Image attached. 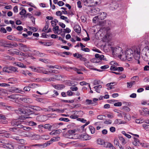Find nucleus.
<instances>
[{"instance_id": "obj_1", "label": "nucleus", "mask_w": 149, "mask_h": 149, "mask_svg": "<svg viewBox=\"0 0 149 149\" xmlns=\"http://www.w3.org/2000/svg\"><path fill=\"white\" fill-rule=\"evenodd\" d=\"M120 59L123 60H127L128 61H131L133 58V52L131 49H127L126 51L119 56Z\"/></svg>"}, {"instance_id": "obj_2", "label": "nucleus", "mask_w": 149, "mask_h": 149, "mask_svg": "<svg viewBox=\"0 0 149 149\" xmlns=\"http://www.w3.org/2000/svg\"><path fill=\"white\" fill-rule=\"evenodd\" d=\"M29 118L28 117H21L19 118L18 120L13 121L11 122V125L13 126H17L18 128H23L24 130L27 131L30 130V128L26 127H23L21 124V123L24 122L23 120L27 118Z\"/></svg>"}, {"instance_id": "obj_3", "label": "nucleus", "mask_w": 149, "mask_h": 149, "mask_svg": "<svg viewBox=\"0 0 149 149\" xmlns=\"http://www.w3.org/2000/svg\"><path fill=\"white\" fill-rule=\"evenodd\" d=\"M13 147L12 145L9 143L5 140H3L1 141V148H12Z\"/></svg>"}, {"instance_id": "obj_4", "label": "nucleus", "mask_w": 149, "mask_h": 149, "mask_svg": "<svg viewBox=\"0 0 149 149\" xmlns=\"http://www.w3.org/2000/svg\"><path fill=\"white\" fill-rule=\"evenodd\" d=\"M134 141L132 142L133 144L135 146H139V144L144 148H147L148 147V145L144 143H141L139 142L138 139L135 137L134 138Z\"/></svg>"}, {"instance_id": "obj_5", "label": "nucleus", "mask_w": 149, "mask_h": 149, "mask_svg": "<svg viewBox=\"0 0 149 149\" xmlns=\"http://www.w3.org/2000/svg\"><path fill=\"white\" fill-rule=\"evenodd\" d=\"M18 45L19 46V49L24 52H26L28 51L29 48L26 45L23 44L22 43H19Z\"/></svg>"}, {"instance_id": "obj_6", "label": "nucleus", "mask_w": 149, "mask_h": 149, "mask_svg": "<svg viewBox=\"0 0 149 149\" xmlns=\"http://www.w3.org/2000/svg\"><path fill=\"white\" fill-rule=\"evenodd\" d=\"M24 114H31L34 113V112L31 111V109L30 107H25L24 108Z\"/></svg>"}, {"instance_id": "obj_7", "label": "nucleus", "mask_w": 149, "mask_h": 149, "mask_svg": "<svg viewBox=\"0 0 149 149\" xmlns=\"http://www.w3.org/2000/svg\"><path fill=\"white\" fill-rule=\"evenodd\" d=\"M91 138V137L86 134H83L80 135V139L83 140H89Z\"/></svg>"}, {"instance_id": "obj_8", "label": "nucleus", "mask_w": 149, "mask_h": 149, "mask_svg": "<svg viewBox=\"0 0 149 149\" xmlns=\"http://www.w3.org/2000/svg\"><path fill=\"white\" fill-rule=\"evenodd\" d=\"M73 56L74 57H76L77 58H79L81 61H86V59L84 57H83L82 55L80 54L76 53L73 54Z\"/></svg>"}, {"instance_id": "obj_9", "label": "nucleus", "mask_w": 149, "mask_h": 149, "mask_svg": "<svg viewBox=\"0 0 149 149\" xmlns=\"http://www.w3.org/2000/svg\"><path fill=\"white\" fill-rule=\"evenodd\" d=\"M7 38L10 40H14L17 41H21V39L18 38H15L13 36H8L7 37Z\"/></svg>"}, {"instance_id": "obj_10", "label": "nucleus", "mask_w": 149, "mask_h": 149, "mask_svg": "<svg viewBox=\"0 0 149 149\" xmlns=\"http://www.w3.org/2000/svg\"><path fill=\"white\" fill-rule=\"evenodd\" d=\"M107 14L105 12L100 13V14L97 16L99 19L103 20L106 17Z\"/></svg>"}, {"instance_id": "obj_11", "label": "nucleus", "mask_w": 149, "mask_h": 149, "mask_svg": "<svg viewBox=\"0 0 149 149\" xmlns=\"http://www.w3.org/2000/svg\"><path fill=\"white\" fill-rule=\"evenodd\" d=\"M62 131L60 129H58L56 130L52 131L49 134L51 135H58L62 132Z\"/></svg>"}, {"instance_id": "obj_12", "label": "nucleus", "mask_w": 149, "mask_h": 149, "mask_svg": "<svg viewBox=\"0 0 149 149\" xmlns=\"http://www.w3.org/2000/svg\"><path fill=\"white\" fill-rule=\"evenodd\" d=\"M52 86L55 89L60 90L63 89L65 87V86L62 84H57L56 85H52Z\"/></svg>"}, {"instance_id": "obj_13", "label": "nucleus", "mask_w": 149, "mask_h": 149, "mask_svg": "<svg viewBox=\"0 0 149 149\" xmlns=\"http://www.w3.org/2000/svg\"><path fill=\"white\" fill-rule=\"evenodd\" d=\"M48 108L49 109V110H48V111H50V110H51L52 111H56L58 113H63L64 111V110H62V109H54L52 108L51 106H49L48 107Z\"/></svg>"}, {"instance_id": "obj_14", "label": "nucleus", "mask_w": 149, "mask_h": 149, "mask_svg": "<svg viewBox=\"0 0 149 149\" xmlns=\"http://www.w3.org/2000/svg\"><path fill=\"white\" fill-rule=\"evenodd\" d=\"M74 31L78 33L81 32V28L79 25H76L74 26Z\"/></svg>"}, {"instance_id": "obj_15", "label": "nucleus", "mask_w": 149, "mask_h": 149, "mask_svg": "<svg viewBox=\"0 0 149 149\" xmlns=\"http://www.w3.org/2000/svg\"><path fill=\"white\" fill-rule=\"evenodd\" d=\"M84 5L87 6H91V0H81Z\"/></svg>"}, {"instance_id": "obj_16", "label": "nucleus", "mask_w": 149, "mask_h": 149, "mask_svg": "<svg viewBox=\"0 0 149 149\" xmlns=\"http://www.w3.org/2000/svg\"><path fill=\"white\" fill-rule=\"evenodd\" d=\"M8 43H7L6 41L3 39L1 40V46L6 47H8Z\"/></svg>"}, {"instance_id": "obj_17", "label": "nucleus", "mask_w": 149, "mask_h": 149, "mask_svg": "<svg viewBox=\"0 0 149 149\" xmlns=\"http://www.w3.org/2000/svg\"><path fill=\"white\" fill-rule=\"evenodd\" d=\"M91 13L94 15H96L97 14L99 11L100 9L97 8H93L91 9Z\"/></svg>"}, {"instance_id": "obj_18", "label": "nucleus", "mask_w": 149, "mask_h": 149, "mask_svg": "<svg viewBox=\"0 0 149 149\" xmlns=\"http://www.w3.org/2000/svg\"><path fill=\"white\" fill-rule=\"evenodd\" d=\"M95 56L97 59H100V60L105 59L104 58V56L103 55H100L99 54H95Z\"/></svg>"}, {"instance_id": "obj_19", "label": "nucleus", "mask_w": 149, "mask_h": 149, "mask_svg": "<svg viewBox=\"0 0 149 149\" xmlns=\"http://www.w3.org/2000/svg\"><path fill=\"white\" fill-rule=\"evenodd\" d=\"M73 112H74V115H72L70 116V117L73 119H77L79 117V116L77 115V111H73Z\"/></svg>"}, {"instance_id": "obj_20", "label": "nucleus", "mask_w": 149, "mask_h": 149, "mask_svg": "<svg viewBox=\"0 0 149 149\" xmlns=\"http://www.w3.org/2000/svg\"><path fill=\"white\" fill-rule=\"evenodd\" d=\"M20 95L17 94L12 95L8 96V97L13 99H18L19 98V96Z\"/></svg>"}, {"instance_id": "obj_21", "label": "nucleus", "mask_w": 149, "mask_h": 149, "mask_svg": "<svg viewBox=\"0 0 149 149\" xmlns=\"http://www.w3.org/2000/svg\"><path fill=\"white\" fill-rule=\"evenodd\" d=\"M97 143L99 145H104L105 143V142L104 140L99 138L97 139Z\"/></svg>"}, {"instance_id": "obj_22", "label": "nucleus", "mask_w": 149, "mask_h": 149, "mask_svg": "<svg viewBox=\"0 0 149 149\" xmlns=\"http://www.w3.org/2000/svg\"><path fill=\"white\" fill-rule=\"evenodd\" d=\"M76 132V130H68V133L70 135H69V137H71V136H73L74 134Z\"/></svg>"}, {"instance_id": "obj_23", "label": "nucleus", "mask_w": 149, "mask_h": 149, "mask_svg": "<svg viewBox=\"0 0 149 149\" xmlns=\"http://www.w3.org/2000/svg\"><path fill=\"white\" fill-rule=\"evenodd\" d=\"M80 46L81 47V50L86 52H89L90 51L89 49L87 48H83L84 47H85V46L83 44L80 43Z\"/></svg>"}, {"instance_id": "obj_24", "label": "nucleus", "mask_w": 149, "mask_h": 149, "mask_svg": "<svg viewBox=\"0 0 149 149\" xmlns=\"http://www.w3.org/2000/svg\"><path fill=\"white\" fill-rule=\"evenodd\" d=\"M10 73L13 72H18L17 70V68L13 66H10Z\"/></svg>"}, {"instance_id": "obj_25", "label": "nucleus", "mask_w": 149, "mask_h": 149, "mask_svg": "<svg viewBox=\"0 0 149 149\" xmlns=\"http://www.w3.org/2000/svg\"><path fill=\"white\" fill-rule=\"evenodd\" d=\"M3 72L10 73V69L9 66L4 67L3 68Z\"/></svg>"}, {"instance_id": "obj_26", "label": "nucleus", "mask_w": 149, "mask_h": 149, "mask_svg": "<svg viewBox=\"0 0 149 149\" xmlns=\"http://www.w3.org/2000/svg\"><path fill=\"white\" fill-rule=\"evenodd\" d=\"M102 88V86L101 85L96 86L94 87V88L95 89V91L98 93H100V89Z\"/></svg>"}, {"instance_id": "obj_27", "label": "nucleus", "mask_w": 149, "mask_h": 149, "mask_svg": "<svg viewBox=\"0 0 149 149\" xmlns=\"http://www.w3.org/2000/svg\"><path fill=\"white\" fill-rule=\"evenodd\" d=\"M53 79L54 78H52V77H45L42 78V81H53Z\"/></svg>"}, {"instance_id": "obj_28", "label": "nucleus", "mask_w": 149, "mask_h": 149, "mask_svg": "<svg viewBox=\"0 0 149 149\" xmlns=\"http://www.w3.org/2000/svg\"><path fill=\"white\" fill-rule=\"evenodd\" d=\"M143 111L145 116H147L149 115V109L146 108H145L143 109Z\"/></svg>"}, {"instance_id": "obj_29", "label": "nucleus", "mask_w": 149, "mask_h": 149, "mask_svg": "<svg viewBox=\"0 0 149 149\" xmlns=\"http://www.w3.org/2000/svg\"><path fill=\"white\" fill-rule=\"evenodd\" d=\"M86 65V66L88 68H89V69L91 70H97L99 72L101 71V70H100L97 69V68H94L92 66H91L90 65L87 64V65Z\"/></svg>"}, {"instance_id": "obj_30", "label": "nucleus", "mask_w": 149, "mask_h": 149, "mask_svg": "<svg viewBox=\"0 0 149 149\" xmlns=\"http://www.w3.org/2000/svg\"><path fill=\"white\" fill-rule=\"evenodd\" d=\"M80 135L77 134H74L73 136L71 137H68V138L73 139H80Z\"/></svg>"}, {"instance_id": "obj_31", "label": "nucleus", "mask_w": 149, "mask_h": 149, "mask_svg": "<svg viewBox=\"0 0 149 149\" xmlns=\"http://www.w3.org/2000/svg\"><path fill=\"white\" fill-rule=\"evenodd\" d=\"M31 108L32 109L37 111H40L41 109V108L40 107L37 106H31Z\"/></svg>"}, {"instance_id": "obj_32", "label": "nucleus", "mask_w": 149, "mask_h": 149, "mask_svg": "<svg viewBox=\"0 0 149 149\" xmlns=\"http://www.w3.org/2000/svg\"><path fill=\"white\" fill-rule=\"evenodd\" d=\"M24 108L23 109H19L18 110H15V112L17 113H19V114H21L22 113L24 114Z\"/></svg>"}, {"instance_id": "obj_33", "label": "nucleus", "mask_w": 149, "mask_h": 149, "mask_svg": "<svg viewBox=\"0 0 149 149\" xmlns=\"http://www.w3.org/2000/svg\"><path fill=\"white\" fill-rule=\"evenodd\" d=\"M16 65L20 67L26 68V66L24 65L23 64L20 63V62H18L16 64Z\"/></svg>"}, {"instance_id": "obj_34", "label": "nucleus", "mask_w": 149, "mask_h": 149, "mask_svg": "<svg viewBox=\"0 0 149 149\" xmlns=\"http://www.w3.org/2000/svg\"><path fill=\"white\" fill-rule=\"evenodd\" d=\"M86 104H93V105H96V104H95V103L93 102L91 100L87 99L86 100Z\"/></svg>"}, {"instance_id": "obj_35", "label": "nucleus", "mask_w": 149, "mask_h": 149, "mask_svg": "<svg viewBox=\"0 0 149 149\" xmlns=\"http://www.w3.org/2000/svg\"><path fill=\"white\" fill-rule=\"evenodd\" d=\"M49 24L47 23H46L45 26L44 27L42 30V31H44L45 32H46V31H47L49 28Z\"/></svg>"}, {"instance_id": "obj_36", "label": "nucleus", "mask_w": 149, "mask_h": 149, "mask_svg": "<svg viewBox=\"0 0 149 149\" xmlns=\"http://www.w3.org/2000/svg\"><path fill=\"white\" fill-rule=\"evenodd\" d=\"M1 105L2 106L4 107H6V108L8 109V110H11L12 109V107L10 106H7L5 105V104L3 103H1Z\"/></svg>"}, {"instance_id": "obj_37", "label": "nucleus", "mask_w": 149, "mask_h": 149, "mask_svg": "<svg viewBox=\"0 0 149 149\" xmlns=\"http://www.w3.org/2000/svg\"><path fill=\"white\" fill-rule=\"evenodd\" d=\"M60 139V137L57 136L52 138L51 139V141L55 142L59 140Z\"/></svg>"}, {"instance_id": "obj_38", "label": "nucleus", "mask_w": 149, "mask_h": 149, "mask_svg": "<svg viewBox=\"0 0 149 149\" xmlns=\"http://www.w3.org/2000/svg\"><path fill=\"white\" fill-rule=\"evenodd\" d=\"M1 136L7 137L9 136V135L6 132H1Z\"/></svg>"}, {"instance_id": "obj_39", "label": "nucleus", "mask_w": 149, "mask_h": 149, "mask_svg": "<svg viewBox=\"0 0 149 149\" xmlns=\"http://www.w3.org/2000/svg\"><path fill=\"white\" fill-rule=\"evenodd\" d=\"M1 95L2 96L6 95L7 94L6 91V90H4L1 89Z\"/></svg>"}, {"instance_id": "obj_40", "label": "nucleus", "mask_w": 149, "mask_h": 149, "mask_svg": "<svg viewBox=\"0 0 149 149\" xmlns=\"http://www.w3.org/2000/svg\"><path fill=\"white\" fill-rule=\"evenodd\" d=\"M8 45L12 46L13 47H16L18 46V45L15 42H12L10 43H8Z\"/></svg>"}, {"instance_id": "obj_41", "label": "nucleus", "mask_w": 149, "mask_h": 149, "mask_svg": "<svg viewBox=\"0 0 149 149\" xmlns=\"http://www.w3.org/2000/svg\"><path fill=\"white\" fill-rule=\"evenodd\" d=\"M60 18L62 19L65 20V21L67 23H69L70 22V20L69 19H68V18L66 17H65L64 16L61 15Z\"/></svg>"}, {"instance_id": "obj_42", "label": "nucleus", "mask_w": 149, "mask_h": 149, "mask_svg": "<svg viewBox=\"0 0 149 149\" xmlns=\"http://www.w3.org/2000/svg\"><path fill=\"white\" fill-rule=\"evenodd\" d=\"M89 128L91 134H93L95 133V129L94 127L92 126H90Z\"/></svg>"}, {"instance_id": "obj_43", "label": "nucleus", "mask_w": 149, "mask_h": 149, "mask_svg": "<svg viewBox=\"0 0 149 149\" xmlns=\"http://www.w3.org/2000/svg\"><path fill=\"white\" fill-rule=\"evenodd\" d=\"M60 77H61V78L62 77H61V76L60 75H55L54 76V77H52V78H54V79H53V81H55V80H58V79H60Z\"/></svg>"}, {"instance_id": "obj_44", "label": "nucleus", "mask_w": 149, "mask_h": 149, "mask_svg": "<svg viewBox=\"0 0 149 149\" xmlns=\"http://www.w3.org/2000/svg\"><path fill=\"white\" fill-rule=\"evenodd\" d=\"M143 54L144 55V57L145 58V59L146 61H147L149 58V53H147V52H145L143 53Z\"/></svg>"}, {"instance_id": "obj_45", "label": "nucleus", "mask_w": 149, "mask_h": 149, "mask_svg": "<svg viewBox=\"0 0 149 149\" xmlns=\"http://www.w3.org/2000/svg\"><path fill=\"white\" fill-rule=\"evenodd\" d=\"M41 138L47 140L49 138V136L47 135H43L41 136Z\"/></svg>"}, {"instance_id": "obj_46", "label": "nucleus", "mask_w": 149, "mask_h": 149, "mask_svg": "<svg viewBox=\"0 0 149 149\" xmlns=\"http://www.w3.org/2000/svg\"><path fill=\"white\" fill-rule=\"evenodd\" d=\"M143 127L146 131H149V125L143 124Z\"/></svg>"}, {"instance_id": "obj_47", "label": "nucleus", "mask_w": 149, "mask_h": 149, "mask_svg": "<svg viewBox=\"0 0 149 149\" xmlns=\"http://www.w3.org/2000/svg\"><path fill=\"white\" fill-rule=\"evenodd\" d=\"M119 139L120 141H121L122 144H124L126 143V142L125 139L122 136H120L119 137Z\"/></svg>"}, {"instance_id": "obj_48", "label": "nucleus", "mask_w": 149, "mask_h": 149, "mask_svg": "<svg viewBox=\"0 0 149 149\" xmlns=\"http://www.w3.org/2000/svg\"><path fill=\"white\" fill-rule=\"evenodd\" d=\"M36 54L38 56L43 57L45 55V54L43 53H40L38 51H36Z\"/></svg>"}, {"instance_id": "obj_49", "label": "nucleus", "mask_w": 149, "mask_h": 149, "mask_svg": "<svg viewBox=\"0 0 149 149\" xmlns=\"http://www.w3.org/2000/svg\"><path fill=\"white\" fill-rule=\"evenodd\" d=\"M59 120L61 121H63L66 122H68L70 121V120L67 118H61L59 119Z\"/></svg>"}, {"instance_id": "obj_50", "label": "nucleus", "mask_w": 149, "mask_h": 149, "mask_svg": "<svg viewBox=\"0 0 149 149\" xmlns=\"http://www.w3.org/2000/svg\"><path fill=\"white\" fill-rule=\"evenodd\" d=\"M29 99L26 97L23 98L22 99V101L27 103H30Z\"/></svg>"}, {"instance_id": "obj_51", "label": "nucleus", "mask_w": 149, "mask_h": 149, "mask_svg": "<svg viewBox=\"0 0 149 149\" xmlns=\"http://www.w3.org/2000/svg\"><path fill=\"white\" fill-rule=\"evenodd\" d=\"M112 23V22L111 21L109 20H105V24L107 26H109Z\"/></svg>"}, {"instance_id": "obj_52", "label": "nucleus", "mask_w": 149, "mask_h": 149, "mask_svg": "<svg viewBox=\"0 0 149 149\" xmlns=\"http://www.w3.org/2000/svg\"><path fill=\"white\" fill-rule=\"evenodd\" d=\"M77 121H80L84 123H85L86 122V120L82 118H78L77 119Z\"/></svg>"}, {"instance_id": "obj_53", "label": "nucleus", "mask_w": 149, "mask_h": 149, "mask_svg": "<svg viewBox=\"0 0 149 149\" xmlns=\"http://www.w3.org/2000/svg\"><path fill=\"white\" fill-rule=\"evenodd\" d=\"M33 81L36 82L42 81V79L39 78H34Z\"/></svg>"}, {"instance_id": "obj_54", "label": "nucleus", "mask_w": 149, "mask_h": 149, "mask_svg": "<svg viewBox=\"0 0 149 149\" xmlns=\"http://www.w3.org/2000/svg\"><path fill=\"white\" fill-rule=\"evenodd\" d=\"M122 134L126 136L128 138H130L131 137V136L130 135L126 133L124 131H123L122 132Z\"/></svg>"}, {"instance_id": "obj_55", "label": "nucleus", "mask_w": 149, "mask_h": 149, "mask_svg": "<svg viewBox=\"0 0 149 149\" xmlns=\"http://www.w3.org/2000/svg\"><path fill=\"white\" fill-rule=\"evenodd\" d=\"M26 10L24 9H23L19 13V14L21 15H24L26 14Z\"/></svg>"}, {"instance_id": "obj_56", "label": "nucleus", "mask_w": 149, "mask_h": 149, "mask_svg": "<svg viewBox=\"0 0 149 149\" xmlns=\"http://www.w3.org/2000/svg\"><path fill=\"white\" fill-rule=\"evenodd\" d=\"M17 130L18 129L17 128L15 127L10 128L9 129V130L10 131L14 132H16Z\"/></svg>"}, {"instance_id": "obj_57", "label": "nucleus", "mask_w": 149, "mask_h": 149, "mask_svg": "<svg viewBox=\"0 0 149 149\" xmlns=\"http://www.w3.org/2000/svg\"><path fill=\"white\" fill-rule=\"evenodd\" d=\"M43 146L42 144H34V145H32L30 146L29 147H40L42 146Z\"/></svg>"}, {"instance_id": "obj_58", "label": "nucleus", "mask_w": 149, "mask_h": 149, "mask_svg": "<svg viewBox=\"0 0 149 149\" xmlns=\"http://www.w3.org/2000/svg\"><path fill=\"white\" fill-rule=\"evenodd\" d=\"M114 143L116 146H119V141L118 139H115L114 141Z\"/></svg>"}, {"instance_id": "obj_59", "label": "nucleus", "mask_w": 149, "mask_h": 149, "mask_svg": "<svg viewBox=\"0 0 149 149\" xmlns=\"http://www.w3.org/2000/svg\"><path fill=\"white\" fill-rule=\"evenodd\" d=\"M116 84V83L115 82H111L108 83L106 85L107 87H109V86H112Z\"/></svg>"}, {"instance_id": "obj_60", "label": "nucleus", "mask_w": 149, "mask_h": 149, "mask_svg": "<svg viewBox=\"0 0 149 149\" xmlns=\"http://www.w3.org/2000/svg\"><path fill=\"white\" fill-rule=\"evenodd\" d=\"M117 67L114 66H111L110 68V70L112 71H117Z\"/></svg>"}, {"instance_id": "obj_61", "label": "nucleus", "mask_w": 149, "mask_h": 149, "mask_svg": "<svg viewBox=\"0 0 149 149\" xmlns=\"http://www.w3.org/2000/svg\"><path fill=\"white\" fill-rule=\"evenodd\" d=\"M134 53H135V54H136L137 55V59H139L140 58V52H139V51H135Z\"/></svg>"}, {"instance_id": "obj_62", "label": "nucleus", "mask_w": 149, "mask_h": 149, "mask_svg": "<svg viewBox=\"0 0 149 149\" xmlns=\"http://www.w3.org/2000/svg\"><path fill=\"white\" fill-rule=\"evenodd\" d=\"M71 32V30L68 28L64 29L63 32L65 33H69Z\"/></svg>"}, {"instance_id": "obj_63", "label": "nucleus", "mask_w": 149, "mask_h": 149, "mask_svg": "<svg viewBox=\"0 0 149 149\" xmlns=\"http://www.w3.org/2000/svg\"><path fill=\"white\" fill-rule=\"evenodd\" d=\"M23 92V91L20 89L17 88H15V92L16 93H20L21 92Z\"/></svg>"}, {"instance_id": "obj_64", "label": "nucleus", "mask_w": 149, "mask_h": 149, "mask_svg": "<svg viewBox=\"0 0 149 149\" xmlns=\"http://www.w3.org/2000/svg\"><path fill=\"white\" fill-rule=\"evenodd\" d=\"M23 89L24 91H29L30 90V87L29 86L25 87Z\"/></svg>"}]
</instances>
